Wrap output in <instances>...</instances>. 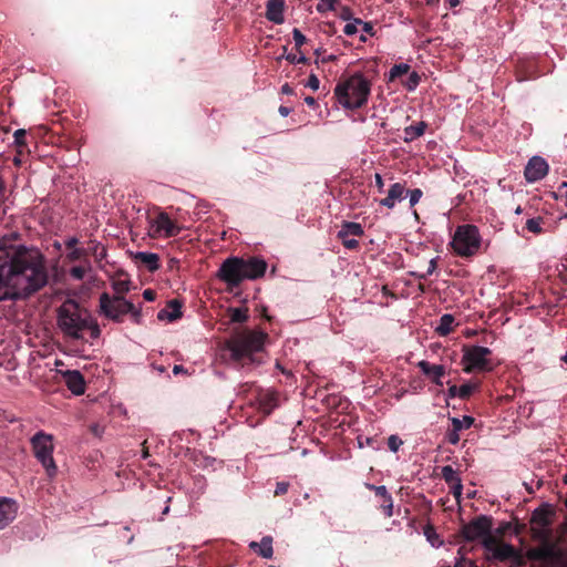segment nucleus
Masks as SVG:
<instances>
[{
    "instance_id": "26",
    "label": "nucleus",
    "mask_w": 567,
    "mask_h": 567,
    "mask_svg": "<svg viewBox=\"0 0 567 567\" xmlns=\"http://www.w3.org/2000/svg\"><path fill=\"white\" fill-rule=\"evenodd\" d=\"M378 497L380 498V509L388 518L393 516V498L388 489H379Z\"/></svg>"
},
{
    "instance_id": "20",
    "label": "nucleus",
    "mask_w": 567,
    "mask_h": 567,
    "mask_svg": "<svg viewBox=\"0 0 567 567\" xmlns=\"http://www.w3.org/2000/svg\"><path fill=\"white\" fill-rule=\"evenodd\" d=\"M419 369L424 375L431 378L432 382L439 386L443 385L442 377L445 375L444 365L431 364L429 361L422 360L417 363Z\"/></svg>"
},
{
    "instance_id": "40",
    "label": "nucleus",
    "mask_w": 567,
    "mask_h": 567,
    "mask_svg": "<svg viewBox=\"0 0 567 567\" xmlns=\"http://www.w3.org/2000/svg\"><path fill=\"white\" fill-rule=\"evenodd\" d=\"M292 37L296 44V49L300 51V48L307 42L306 37L297 28L292 30Z\"/></svg>"
},
{
    "instance_id": "8",
    "label": "nucleus",
    "mask_w": 567,
    "mask_h": 567,
    "mask_svg": "<svg viewBox=\"0 0 567 567\" xmlns=\"http://www.w3.org/2000/svg\"><path fill=\"white\" fill-rule=\"evenodd\" d=\"M31 445L35 458L42 464L50 477L56 474L58 467L53 460V436L40 431L31 439Z\"/></svg>"
},
{
    "instance_id": "15",
    "label": "nucleus",
    "mask_w": 567,
    "mask_h": 567,
    "mask_svg": "<svg viewBox=\"0 0 567 567\" xmlns=\"http://www.w3.org/2000/svg\"><path fill=\"white\" fill-rule=\"evenodd\" d=\"M267 269V262L257 257H250L248 259L243 258V274L245 279H257L265 275Z\"/></svg>"
},
{
    "instance_id": "54",
    "label": "nucleus",
    "mask_w": 567,
    "mask_h": 567,
    "mask_svg": "<svg viewBox=\"0 0 567 567\" xmlns=\"http://www.w3.org/2000/svg\"><path fill=\"white\" fill-rule=\"evenodd\" d=\"M143 298L146 301H154L156 299V292L153 289H145L143 291Z\"/></svg>"
},
{
    "instance_id": "13",
    "label": "nucleus",
    "mask_w": 567,
    "mask_h": 567,
    "mask_svg": "<svg viewBox=\"0 0 567 567\" xmlns=\"http://www.w3.org/2000/svg\"><path fill=\"white\" fill-rule=\"evenodd\" d=\"M563 550L556 549L550 544H545L540 547L532 548L527 551V557L529 559L539 561H558L563 558Z\"/></svg>"
},
{
    "instance_id": "44",
    "label": "nucleus",
    "mask_w": 567,
    "mask_h": 567,
    "mask_svg": "<svg viewBox=\"0 0 567 567\" xmlns=\"http://www.w3.org/2000/svg\"><path fill=\"white\" fill-rule=\"evenodd\" d=\"M406 194L410 195V206L413 207L414 205H416L419 203V200L421 199L423 193L420 188H415V189H412V190H409L406 192Z\"/></svg>"
},
{
    "instance_id": "39",
    "label": "nucleus",
    "mask_w": 567,
    "mask_h": 567,
    "mask_svg": "<svg viewBox=\"0 0 567 567\" xmlns=\"http://www.w3.org/2000/svg\"><path fill=\"white\" fill-rule=\"evenodd\" d=\"M421 81V76L417 72L413 71L409 74L406 82L403 83V85L409 90L413 91L419 85Z\"/></svg>"
},
{
    "instance_id": "57",
    "label": "nucleus",
    "mask_w": 567,
    "mask_h": 567,
    "mask_svg": "<svg viewBox=\"0 0 567 567\" xmlns=\"http://www.w3.org/2000/svg\"><path fill=\"white\" fill-rule=\"evenodd\" d=\"M340 18L342 20L349 21L352 19V11L350 8L346 7L342 9V12L340 13Z\"/></svg>"
},
{
    "instance_id": "58",
    "label": "nucleus",
    "mask_w": 567,
    "mask_h": 567,
    "mask_svg": "<svg viewBox=\"0 0 567 567\" xmlns=\"http://www.w3.org/2000/svg\"><path fill=\"white\" fill-rule=\"evenodd\" d=\"M362 30L368 33L369 35L373 37L374 35V28H373V24L371 22H364L362 24Z\"/></svg>"
},
{
    "instance_id": "30",
    "label": "nucleus",
    "mask_w": 567,
    "mask_h": 567,
    "mask_svg": "<svg viewBox=\"0 0 567 567\" xmlns=\"http://www.w3.org/2000/svg\"><path fill=\"white\" fill-rule=\"evenodd\" d=\"M410 65L406 63L394 64L389 73V81H394L410 72Z\"/></svg>"
},
{
    "instance_id": "64",
    "label": "nucleus",
    "mask_w": 567,
    "mask_h": 567,
    "mask_svg": "<svg viewBox=\"0 0 567 567\" xmlns=\"http://www.w3.org/2000/svg\"><path fill=\"white\" fill-rule=\"evenodd\" d=\"M278 112L282 116H288L290 114L291 110L287 106L280 105Z\"/></svg>"
},
{
    "instance_id": "62",
    "label": "nucleus",
    "mask_w": 567,
    "mask_h": 567,
    "mask_svg": "<svg viewBox=\"0 0 567 567\" xmlns=\"http://www.w3.org/2000/svg\"><path fill=\"white\" fill-rule=\"evenodd\" d=\"M281 93L286 94V95H291V94H293V89L288 83H285L281 86Z\"/></svg>"
},
{
    "instance_id": "35",
    "label": "nucleus",
    "mask_w": 567,
    "mask_h": 567,
    "mask_svg": "<svg viewBox=\"0 0 567 567\" xmlns=\"http://www.w3.org/2000/svg\"><path fill=\"white\" fill-rule=\"evenodd\" d=\"M451 422L452 426L456 431H462L464 429H470L474 423V419L472 416L465 415L462 420L457 417H451Z\"/></svg>"
},
{
    "instance_id": "47",
    "label": "nucleus",
    "mask_w": 567,
    "mask_h": 567,
    "mask_svg": "<svg viewBox=\"0 0 567 567\" xmlns=\"http://www.w3.org/2000/svg\"><path fill=\"white\" fill-rule=\"evenodd\" d=\"M13 137H14V143L18 146L25 145V131L24 130H22V128L17 130L13 134Z\"/></svg>"
},
{
    "instance_id": "5",
    "label": "nucleus",
    "mask_w": 567,
    "mask_h": 567,
    "mask_svg": "<svg viewBox=\"0 0 567 567\" xmlns=\"http://www.w3.org/2000/svg\"><path fill=\"white\" fill-rule=\"evenodd\" d=\"M100 312L115 322H123L124 316L130 313L135 323H141L142 312L131 301L122 296L111 297L107 292L100 296Z\"/></svg>"
},
{
    "instance_id": "12",
    "label": "nucleus",
    "mask_w": 567,
    "mask_h": 567,
    "mask_svg": "<svg viewBox=\"0 0 567 567\" xmlns=\"http://www.w3.org/2000/svg\"><path fill=\"white\" fill-rule=\"evenodd\" d=\"M548 168V164L543 157L534 156L525 167V178L529 183L538 182L547 175Z\"/></svg>"
},
{
    "instance_id": "63",
    "label": "nucleus",
    "mask_w": 567,
    "mask_h": 567,
    "mask_svg": "<svg viewBox=\"0 0 567 567\" xmlns=\"http://www.w3.org/2000/svg\"><path fill=\"white\" fill-rule=\"evenodd\" d=\"M305 102H306L307 105H309L311 107L318 106V103H317L316 99L312 97V96H306L305 97Z\"/></svg>"
},
{
    "instance_id": "56",
    "label": "nucleus",
    "mask_w": 567,
    "mask_h": 567,
    "mask_svg": "<svg viewBox=\"0 0 567 567\" xmlns=\"http://www.w3.org/2000/svg\"><path fill=\"white\" fill-rule=\"evenodd\" d=\"M364 487L368 488L369 491H373L377 497H378L379 489H386V487L384 485L377 486L371 483H364Z\"/></svg>"
},
{
    "instance_id": "33",
    "label": "nucleus",
    "mask_w": 567,
    "mask_h": 567,
    "mask_svg": "<svg viewBox=\"0 0 567 567\" xmlns=\"http://www.w3.org/2000/svg\"><path fill=\"white\" fill-rule=\"evenodd\" d=\"M442 477L449 486L462 481L458 474L450 465L442 467Z\"/></svg>"
},
{
    "instance_id": "42",
    "label": "nucleus",
    "mask_w": 567,
    "mask_h": 567,
    "mask_svg": "<svg viewBox=\"0 0 567 567\" xmlns=\"http://www.w3.org/2000/svg\"><path fill=\"white\" fill-rule=\"evenodd\" d=\"M338 238L341 239L344 248H347L349 250H357L360 246L359 241L354 238H352V239H350L349 237H338Z\"/></svg>"
},
{
    "instance_id": "11",
    "label": "nucleus",
    "mask_w": 567,
    "mask_h": 567,
    "mask_svg": "<svg viewBox=\"0 0 567 567\" xmlns=\"http://www.w3.org/2000/svg\"><path fill=\"white\" fill-rule=\"evenodd\" d=\"M493 518L486 515H478L461 528V535L466 542H475L492 530Z\"/></svg>"
},
{
    "instance_id": "50",
    "label": "nucleus",
    "mask_w": 567,
    "mask_h": 567,
    "mask_svg": "<svg viewBox=\"0 0 567 567\" xmlns=\"http://www.w3.org/2000/svg\"><path fill=\"white\" fill-rule=\"evenodd\" d=\"M320 81L316 74H310L307 86L310 87L313 91H317L319 89Z\"/></svg>"
},
{
    "instance_id": "6",
    "label": "nucleus",
    "mask_w": 567,
    "mask_h": 567,
    "mask_svg": "<svg viewBox=\"0 0 567 567\" xmlns=\"http://www.w3.org/2000/svg\"><path fill=\"white\" fill-rule=\"evenodd\" d=\"M481 243L478 228L472 224H464L456 227L451 245L457 256L472 257L480 250Z\"/></svg>"
},
{
    "instance_id": "27",
    "label": "nucleus",
    "mask_w": 567,
    "mask_h": 567,
    "mask_svg": "<svg viewBox=\"0 0 567 567\" xmlns=\"http://www.w3.org/2000/svg\"><path fill=\"white\" fill-rule=\"evenodd\" d=\"M364 235L363 227L353 221H344L341 229L338 231V237H362Z\"/></svg>"
},
{
    "instance_id": "36",
    "label": "nucleus",
    "mask_w": 567,
    "mask_h": 567,
    "mask_svg": "<svg viewBox=\"0 0 567 567\" xmlns=\"http://www.w3.org/2000/svg\"><path fill=\"white\" fill-rule=\"evenodd\" d=\"M477 389H478V384L465 383L460 386L458 398L462 400H467L473 394V392Z\"/></svg>"
},
{
    "instance_id": "9",
    "label": "nucleus",
    "mask_w": 567,
    "mask_h": 567,
    "mask_svg": "<svg viewBox=\"0 0 567 567\" xmlns=\"http://www.w3.org/2000/svg\"><path fill=\"white\" fill-rule=\"evenodd\" d=\"M217 277L229 288L238 287L244 280L243 258H227L218 269Z\"/></svg>"
},
{
    "instance_id": "45",
    "label": "nucleus",
    "mask_w": 567,
    "mask_h": 567,
    "mask_svg": "<svg viewBox=\"0 0 567 567\" xmlns=\"http://www.w3.org/2000/svg\"><path fill=\"white\" fill-rule=\"evenodd\" d=\"M286 60L289 61L292 64H308L309 59L305 55L297 56L296 54H288L286 55Z\"/></svg>"
},
{
    "instance_id": "14",
    "label": "nucleus",
    "mask_w": 567,
    "mask_h": 567,
    "mask_svg": "<svg viewBox=\"0 0 567 567\" xmlns=\"http://www.w3.org/2000/svg\"><path fill=\"white\" fill-rule=\"evenodd\" d=\"M256 406L265 415H269L278 406V393L272 390H258Z\"/></svg>"
},
{
    "instance_id": "3",
    "label": "nucleus",
    "mask_w": 567,
    "mask_h": 567,
    "mask_svg": "<svg viewBox=\"0 0 567 567\" xmlns=\"http://www.w3.org/2000/svg\"><path fill=\"white\" fill-rule=\"evenodd\" d=\"M267 334L249 329H236L227 340L226 346L231 359L241 367L261 363L258 353L262 351Z\"/></svg>"
},
{
    "instance_id": "59",
    "label": "nucleus",
    "mask_w": 567,
    "mask_h": 567,
    "mask_svg": "<svg viewBox=\"0 0 567 567\" xmlns=\"http://www.w3.org/2000/svg\"><path fill=\"white\" fill-rule=\"evenodd\" d=\"M78 243V238L71 237L65 241V246L68 249L73 250L74 248H76Z\"/></svg>"
},
{
    "instance_id": "22",
    "label": "nucleus",
    "mask_w": 567,
    "mask_h": 567,
    "mask_svg": "<svg viewBox=\"0 0 567 567\" xmlns=\"http://www.w3.org/2000/svg\"><path fill=\"white\" fill-rule=\"evenodd\" d=\"M404 194H405V185L402 183H394L393 185H391L390 189L388 190L386 197H384L380 200V204L382 206H385L391 209L395 206V203L398 200L403 199Z\"/></svg>"
},
{
    "instance_id": "31",
    "label": "nucleus",
    "mask_w": 567,
    "mask_h": 567,
    "mask_svg": "<svg viewBox=\"0 0 567 567\" xmlns=\"http://www.w3.org/2000/svg\"><path fill=\"white\" fill-rule=\"evenodd\" d=\"M229 317L231 322L243 323L248 320V309L247 308H230Z\"/></svg>"
},
{
    "instance_id": "41",
    "label": "nucleus",
    "mask_w": 567,
    "mask_h": 567,
    "mask_svg": "<svg viewBox=\"0 0 567 567\" xmlns=\"http://www.w3.org/2000/svg\"><path fill=\"white\" fill-rule=\"evenodd\" d=\"M403 441L398 435H390L388 439V446L390 451L398 452Z\"/></svg>"
},
{
    "instance_id": "24",
    "label": "nucleus",
    "mask_w": 567,
    "mask_h": 567,
    "mask_svg": "<svg viewBox=\"0 0 567 567\" xmlns=\"http://www.w3.org/2000/svg\"><path fill=\"white\" fill-rule=\"evenodd\" d=\"M182 303L177 299H172L167 302L164 309H161L157 313L158 320L174 321L182 317Z\"/></svg>"
},
{
    "instance_id": "19",
    "label": "nucleus",
    "mask_w": 567,
    "mask_h": 567,
    "mask_svg": "<svg viewBox=\"0 0 567 567\" xmlns=\"http://www.w3.org/2000/svg\"><path fill=\"white\" fill-rule=\"evenodd\" d=\"M17 503L8 497H0V529L9 525L17 515Z\"/></svg>"
},
{
    "instance_id": "2",
    "label": "nucleus",
    "mask_w": 567,
    "mask_h": 567,
    "mask_svg": "<svg viewBox=\"0 0 567 567\" xmlns=\"http://www.w3.org/2000/svg\"><path fill=\"white\" fill-rule=\"evenodd\" d=\"M58 327L64 336L79 340L83 332L90 330L92 338H97L101 330L91 313L73 299H66L58 308Z\"/></svg>"
},
{
    "instance_id": "17",
    "label": "nucleus",
    "mask_w": 567,
    "mask_h": 567,
    "mask_svg": "<svg viewBox=\"0 0 567 567\" xmlns=\"http://www.w3.org/2000/svg\"><path fill=\"white\" fill-rule=\"evenodd\" d=\"M63 380L68 389L75 395H81L85 391V381L82 373L78 370H68L63 373Z\"/></svg>"
},
{
    "instance_id": "21",
    "label": "nucleus",
    "mask_w": 567,
    "mask_h": 567,
    "mask_svg": "<svg viewBox=\"0 0 567 567\" xmlns=\"http://www.w3.org/2000/svg\"><path fill=\"white\" fill-rule=\"evenodd\" d=\"M285 0H268L266 4V18L276 24L284 22Z\"/></svg>"
},
{
    "instance_id": "10",
    "label": "nucleus",
    "mask_w": 567,
    "mask_h": 567,
    "mask_svg": "<svg viewBox=\"0 0 567 567\" xmlns=\"http://www.w3.org/2000/svg\"><path fill=\"white\" fill-rule=\"evenodd\" d=\"M182 227L173 220L165 212L158 213L150 220L148 235L152 238L165 237L171 238L177 236Z\"/></svg>"
},
{
    "instance_id": "32",
    "label": "nucleus",
    "mask_w": 567,
    "mask_h": 567,
    "mask_svg": "<svg viewBox=\"0 0 567 567\" xmlns=\"http://www.w3.org/2000/svg\"><path fill=\"white\" fill-rule=\"evenodd\" d=\"M131 281L128 279H116L112 282V288L115 291V296L124 297L130 291Z\"/></svg>"
},
{
    "instance_id": "16",
    "label": "nucleus",
    "mask_w": 567,
    "mask_h": 567,
    "mask_svg": "<svg viewBox=\"0 0 567 567\" xmlns=\"http://www.w3.org/2000/svg\"><path fill=\"white\" fill-rule=\"evenodd\" d=\"M486 558H494L499 561L513 559L519 566L523 564L520 554L516 550V548L513 545L506 543H499L498 546L495 548L494 553L492 554V556H486Z\"/></svg>"
},
{
    "instance_id": "53",
    "label": "nucleus",
    "mask_w": 567,
    "mask_h": 567,
    "mask_svg": "<svg viewBox=\"0 0 567 567\" xmlns=\"http://www.w3.org/2000/svg\"><path fill=\"white\" fill-rule=\"evenodd\" d=\"M358 31V28L355 27V23H347L343 28V32L347 34V35H353L355 34Z\"/></svg>"
},
{
    "instance_id": "37",
    "label": "nucleus",
    "mask_w": 567,
    "mask_h": 567,
    "mask_svg": "<svg viewBox=\"0 0 567 567\" xmlns=\"http://www.w3.org/2000/svg\"><path fill=\"white\" fill-rule=\"evenodd\" d=\"M339 0H319L316 9L318 12L324 13L327 11L334 10Z\"/></svg>"
},
{
    "instance_id": "18",
    "label": "nucleus",
    "mask_w": 567,
    "mask_h": 567,
    "mask_svg": "<svg viewBox=\"0 0 567 567\" xmlns=\"http://www.w3.org/2000/svg\"><path fill=\"white\" fill-rule=\"evenodd\" d=\"M554 515L555 511L553 506L548 503H544L533 512L530 523L546 528L551 525V517Z\"/></svg>"
},
{
    "instance_id": "23",
    "label": "nucleus",
    "mask_w": 567,
    "mask_h": 567,
    "mask_svg": "<svg viewBox=\"0 0 567 567\" xmlns=\"http://www.w3.org/2000/svg\"><path fill=\"white\" fill-rule=\"evenodd\" d=\"M133 258L136 264L145 266L151 272L158 270L161 267L159 257L154 252L138 251Z\"/></svg>"
},
{
    "instance_id": "29",
    "label": "nucleus",
    "mask_w": 567,
    "mask_h": 567,
    "mask_svg": "<svg viewBox=\"0 0 567 567\" xmlns=\"http://www.w3.org/2000/svg\"><path fill=\"white\" fill-rule=\"evenodd\" d=\"M455 319L453 315L445 313L440 318V323L435 328V332L441 337H446L453 331V323Z\"/></svg>"
},
{
    "instance_id": "61",
    "label": "nucleus",
    "mask_w": 567,
    "mask_h": 567,
    "mask_svg": "<svg viewBox=\"0 0 567 567\" xmlns=\"http://www.w3.org/2000/svg\"><path fill=\"white\" fill-rule=\"evenodd\" d=\"M374 177H375V186L378 187L379 192H382L383 186H384L382 176L377 173Z\"/></svg>"
},
{
    "instance_id": "49",
    "label": "nucleus",
    "mask_w": 567,
    "mask_h": 567,
    "mask_svg": "<svg viewBox=\"0 0 567 567\" xmlns=\"http://www.w3.org/2000/svg\"><path fill=\"white\" fill-rule=\"evenodd\" d=\"M289 483L287 482H278L275 489L276 496L285 495L288 492Z\"/></svg>"
},
{
    "instance_id": "43",
    "label": "nucleus",
    "mask_w": 567,
    "mask_h": 567,
    "mask_svg": "<svg viewBox=\"0 0 567 567\" xmlns=\"http://www.w3.org/2000/svg\"><path fill=\"white\" fill-rule=\"evenodd\" d=\"M86 274V269L82 266H75L70 269V275L76 280H82Z\"/></svg>"
},
{
    "instance_id": "55",
    "label": "nucleus",
    "mask_w": 567,
    "mask_h": 567,
    "mask_svg": "<svg viewBox=\"0 0 567 567\" xmlns=\"http://www.w3.org/2000/svg\"><path fill=\"white\" fill-rule=\"evenodd\" d=\"M437 267L436 258L430 260L427 269L425 271V276H431Z\"/></svg>"
},
{
    "instance_id": "52",
    "label": "nucleus",
    "mask_w": 567,
    "mask_h": 567,
    "mask_svg": "<svg viewBox=\"0 0 567 567\" xmlns=\"http://www.w3.org/2000/svg\"><path fill=\"white\" fill-rule=\"evenodd\" d=\"M450 487L452 489V493H453L454 497L455 498H460L461 495H462V491H463L462 481L457 482L455 484L450 485Z\"/></svg>"
},
{
    "instance_id": "34",
    "label": "nucleus",
    "mask_w": 567,
    "mask_h": 567,
    "mask_svg": "<svg viewBox=\"0 0 567 567\" xmlns=\"http://www.w3.org/2000/svg\"><path fill=\"white\" fill-rule=\"evenodd\" d=\"M481 542H482V545L483 547L488 551V553H494L495 548L498 546V544L501 542L497 540V538L495 536L492 535V530H488V534L484 535L482 538H481Z\"/></svg>"
},
{
    "instance_id": "7",
    "label": "nucleus",
    "mask_w": 567,
    "mask_h": 567,
    "mask_svg": "<svg viewBox=\"0 0 567 567\" xmlns=\"http://www.w3.org/2000/svg\"><path fill=\"white\" fill-rule=\"evenodd\" d=\"M462 362L464 363L463 371L466 373L492 372L499 364L492 359V350L482 346L464 348Z\"/></svg>"
},
{
    "instance_id": "25",
    "label": "nucleus",
    "mask_w": 567,
    "mask_h": 567,
    "mask_svg": "<svg viewBox=\"0 0 567 567\" xmlns=\"http://www.w3.org/2000/svg\"><path fill=\"white\" fill-rule=\"evenodd\" d=\"M249 547L262 558H271L274 555L271 536L262 537L260 543L251 542Z\"/></svg>"
},
{
    "instance_id": "28",
    "label": "nucleus",
    "mask_w": 567,
    "mask_h": 567,
    "mask_svg": "<svg viewBox=\"0 0 567 567\" xmlns=\"http://www.w3.org/2000/svg\"><path fill=\"white\" fill-rule=\"evenodd\" d=\"M426 127H427V124L423 121H421L416 124L406 126L404 128V141L412 142L413 140L422 136L424 134Z\"/></svg>"
},
{
    "instance_id": "51",
    "label": "nucleus",
    "mask_w": 567,
    "mask_h": 567,
    "mask_svg": "<svg viewBox=\"0 0 567 567\" xmlns=\"http://www.w3.org/2000/svg\"><path fill=\"white\" fill-rule=\"evenodd\" d=\"M559 198L564 202L565 206L567 207V182H564L558 187Z\"/></svg>"
},
{
    "instance_id": "1",
    "label": "nucleus",
    "mask_w": 567,
    "mask_h": 567,
    "mask_svg": "<svg viewBox=\"0 0 567 567\" xmlns=\"http://www.w3.org/2000/svg\"><path fill=\"white\" fill-rule=\"evenodd\" d=\"M48 282L47 259L39 248L0 239V300L27 299Z\"/></svg>"
},
{
    "instance_id": "46",
    "label": "nucleus",
    "mask_w": 567,
    "mask_h": 567,
    "mask_svg": "<svg viewBox=\"0 0 567 567\" xmlns=\"http://www.w3.org/2000/svg\"><path fill=\"white\" fill-rule=\"evenodd\" d=\"M460 431H456L453 426L446 432V440L449 443L456 445L460 442Z\"/></svg>"
},
{
    "instance_id": "60",
    "label": "nucleus",
    "mask_w": 567,
    "mask_h": 567,
    "mask_svg": "<svg viewBox=\"0 0 567 567\" xmlns=\"http://www.w3.org/2000/svg\"><path fill=\"white\" fill-rule=\"evenodd\" d=\"M458 391L460 388H457L456 385H451L447 390V396L451 399L456 398L458 396Z\"/></svg>"
},
{
    "instance_id": "4",
    "label": "nucleus",
    "mask_w": 567,
    "mask_h": 567,
    "mask_svg": "<svg viewBox=\"0 0 567 567\" xmlns=\"http://www.w3.org/2000/svg\"><path fill=\"white\" fill-rule=\"evenodd\" d=\"M371 93V82L357 72L337 83L333 94L338 103L346 110H358L368 103Z\"/></svg>"
},
{
    "instance_id": "38",
    "label": "nucleus",
    "mask_w": 567,
    "mask_h": 567,
    "mask_svg": "<svg viewBox=\"0 0 567 567\" xmlns=\"http://www.w3.org/2000/svg\"><path fill=\"white\" fill-rule=\"evenodd\" d=\"M542 224H543V218L542 217L530 218V219H527V221H526V228L530 233L540 234L542 230H543L542 229Z\"/></svg>"
},
{
    "instance_id": "48",
    "label": "nucleus",
    "mask_w": 567,
    "mask_h": 567,
    "mask_svg": "<svg viewBox=\"0 0 567 567\" xmlns=\"http://www.w3.org/2000/svg\"><path fill=\"white\" fill-rule=\"evenodd\" d=\"M84 255V250L83 249H79V248H74L73 250H71L66 258L70 260V261H76L79 259H81Z\"/></svg>"
}]
</instances>
